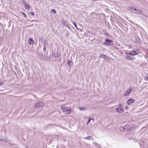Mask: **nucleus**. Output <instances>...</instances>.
Masks as SVG:
<instances>
[{
    "instance_id": "nucleus-21",
    "label": "nucleus",
    "mask_w": 148,
    "mask_h": 148,
    "mask_svg": "<svg viewBox=\"0 0 148 148\" xmlns=\"http://www.w3.org/2000/svg\"><path fill=\"white\" fill-rule=\"evenodd\" d=\"M51 12L53 14L56 13V11L54 9H52L51 11Z\"/></svg>"
},
{
    "instance_id": "nucleus-8",
    "label": "nucleus",
    "mask_w": 148,
    "mask_h": 148,
    "mask_svg": "<svg viewBox=\"0 0 148 148\" xmlns=\"http://www.w3.org/2000/svg\"><path fill=\"white\" fill-rule=\"evenodd\" d=\"M99 57L101 58H103L107 61L109 60V58L103 54H101L99 56Z\"/></svg>"
},
{
    "instance_id": "nucleus-1",
    "label": "nucleus",
    "mask_w": 148,
    "mask_h": 148,
    "mask_svg": "<svg viewBox=\"0 0 148 148\" xmlns=\"http://www.w3.org/2000/svg\"><path fill=\"white\" fill-rule=\"evenodd\" d=\"M61 109H62L63 112L65 114H69L71 111V109L68 107H64L63 106L61 107Z\"/></svg>"
},
{
    "instance_id": "nucleus-20",
    "label": "nucleus",
    "mask_w": 148,
    "mask_h": 148,
    "mask_svg": "<svg viewBox=\"0 0 148 148\" xmlns=\"http://www.w3.org/2000/svg\"><path fill=\"white\" fill-rule=\"evenodd\" d=\"M86 109L85 107H80L79 108V110H85Z\"/></svg>"
},
{
    "instance_id": "nucleus-30",
    "label": "nucleus",
    "mask_w": 148,
    "mask_h": 148,
    "mask_svg": "<svg viewBox=\"0 0 148 148\" xmlns=\"http://www.w3.org/2000/svg\"><path fill=\"white\" fill-rule=\"evenodd\" d=\"M53 56H54V57H55V58L57 57L58 58L59 57L58 56H55V54H54V55H53Z\"/></svg>"
},
{
    "instance_id": "nucleus-23",
    "label": "nucleus",
    "mask_w": 148,
    "mask_h": 148,
    "mask_svg": "<svg viewBox=\"0 0 148 148\" xmlns=\"http://www.w3.org/2000/svg\"><path fill=\"white\" fill-rule=\"evenodd\" d=\"M30 14L32 16H34V13L33 12H31L30 13Z\"/></svg>"
},
{
    "instance_id": "nucleus-25",
    "label": "nucleus",
    "mask_w": 148,
    "mask_h": 148,
    "mask_svg": "<svg viewBox=\"0 0 148 148\" xmlns=\"http://www.w3.org/2000/svg\"><path fill=\"white\" fill-rule=\"evenodd\" d=\"M66 26L68 27L69 29H71L70 27L67 24L66 25Z\"/></svg>"
},
{
    "instance_id": "nucleus-15",
    "label": "nucleus",
    "mask_w": 148,
    "mask_h": 148,
    "mask_svg": "<svg viewBox=\"0 0 148 148\" xmlns=\"http://www.w3.org/2000/svg\"><path fill=\"white\" fill-rule=\"evenodd\" d=\"M25 6L26 9L29 10L30 9L29 6L27 3L25 5Z\"/></svg>"
},
{
    "instance_id": "nucleus-28",
    "label": "nucleus",
    "mask_w": 148,
    "mask_h": 148,
    "mask_svg": "<svg viewBox=\"0 0 148 148\" xmlns=\"http://www.w3.org/2000/svg\"><path fill=\"white\" fill-rule=\"evenodd\" d=\"M3 84V82H0V86L2 85Z\"/></svg>"
},
{
    "instance_id": "nucleus-6",
    "label": "nucleus",
    "mask_w": 148,
    "mask_h": 148,
    "mask_svg": "<svg viewBox=\"0 0 148 148\" xmlns=\"http://www.w3.org/2000/svg\"><path fill=\"white\" fill-rule=\"evenodd\" d=\"M132 11H135V12L134 13L138 14H143V12L140 10L138 9H136L135 8H132Z\"/></svg>"
},
{
    "instance_id": "nucleus-32",
    "label": "nucleus",
    "mask_w": 148,
    "mask_h": 148,
    "mask_svg": "<svg viewBox=\"0 0 148 148\" xmlns=\"http://www.w3.org/2000/svg\"><path fill=\"white\" fill-rule=\"evenodd\" d=\"M147 62H148V59H147Z\"/></svg>"
},
{
    "instance_id": "nucleus-29",
    "label": "nucleus",
    "mask_w": 148,
    "mask_h": 148,
    "mask_svg": "<svg viewBox=\"0 0 148 148\" xmlns=\"http://www.w3.org/2000/svg\"><path fill=\"white\" fill-rule=\"evenodd\" d=\"M88 137H84V139H88Z\"/></svg>"
},
{
    "instance_id": "nucleus-18",
    "label": "nucleus",
    "mask_w": 148,
    "mask_h": 148,
    "mask_svg": "<svg viewBox=\"0 0 148 148\" xmlns=\"http://www.w3.org/2000/svg\"><path fill=\"white\" fill-rule=\"evenodd\" d=\"M22 3L25 5L27 4V3L24 0H23L22 1Z\"/></svg>"
},
{
    "instance_id": "nucleus-2",
    "label": "nucleus",
    "mask_w": 148,
    "mask_h": 148,
    "mask_svg": "<svg viewBox=\"0 0 148 148\" xmlns=\"http://www.w3.org/2000/svg\"><path fill=\"white\" fill-rule=\"evenodd\" d=\"M116 110L117 112L120 113H122L124 111V109L121 104L119 105L118 107L116 108Z\"/></svg>"
},
{
    "instance_id": "nucleus-7",
    "label": "nucleus",
    "mask_w": 148,
    "mask_h": 148,
    "mask_svg": "<svg viewBox=\"0 0 148 148\" xmlns=\"http://www.w3.org/2000/svg\"><path fill=\"white\" fill-rule=\"evenodd\" d=\"M132 90L131 89H129L126 91L124 95L126 96L129 95L132 92Z\"/></svg>"
},
{
    "instance_id": "nucleus-10",
    "label": "nucleus",
    "mask_w": 148,
    "mask_h": 148,
    "mask_svg": "<svg viewBox=\"0 0 148 148\" xmlns=\"http://www.w3.org/2000/svg\"><path fill=\"white\" fill-rule=\"evenodd\" d=\"M39 40L42 43H43L44 44V45H46L47 44L46 40H44L43 38H41Z\"/></svg>"
},
{
    "instance_id": "nucleus-12",
    "label": "nucleus",
    "mask_w": 148,
    "mask_h": 148,
    "mask_svg": "<svg viewBox=\"0 0 148 148\" xmlns=\"http://www.w3.org/2000/svg\"><path fill=\"white\" fill-rule=\"evenodd\" d=\"M125 58L128 60H131L132 59L131 57L129 55H127L125 56Z\"/></svg>"
},
{
    "instance_id": "nucleus-27",
    "label": "nucleus",
    "mask_w": 148,
    "mask_h": 148,
    "mask_svg": "<svg viewBox=\"0 0 148 148\" xmlns=\"http://www.w3.org/2000/svg\"><path fill=\"white\" fill-rule=\"evenodd\" d=\"M145 79L146 80L148 81V76L147 77L145 78Z\"/></svg>"
},
{
    "instance_id": "nucleus-11",
    "label": "nucleus",
    "mask_w": 148,
    "mask_h": 148,
    "mask_svg": "<svg viewBox=\"0 0 148 148\" xmlns=\"http://www.w3.org/2000/svg\"><path fill=\"white\" fill-rule=\"evenodd\" d=\"M106 42L104 43L105 45H109V43L112 42V41L106 39L105 40Z\"/></svg>"
},
{
    "instance_id": "nucleus-16",
    "label": "nucleus",
    "mask_w": 148,
    "mask_h": 148,
    "mask_svg": "<svg viewBox=\"0 0 148 148\" xmlns=\"http://www.w3.org/2000/svg\"><path fill=\"white\" fill-rule=\"evenodd\" d=\"M0 141L4 142H7L8 141V139L7 138H2V139H0Z\"/></svg>"
},
{
    "instance_id": "nucleus-9",
    "label": "nucleus",
    "mask_w": 148,
    "mask_h": 148,
    "mask_svg": "<svg viewBox=\"0 0 148 148\" xmlns=\"http://www.w3.org/2000/svg\"><path fill=\"white\" fill-rule=\"evenodd\" d=\"M134 102V101L133 99H130L128 100L127 101V103L128 105H130Z\"/></svg>"
},
{
    "instance_id": "nucleus-17",
    "label": "nucleus",
    "mask_w": 148,
    "mask_h": 148,
    "mask_svg": "<svg viewBox=\"0 0 148 148\" xmlns=\"http://www.w3.org/2000/svg\"><path fill=\"white\" fill-rule=\"evenodd\" d=\"M91 120H92L93 121L94 120V119H92V118H90L89 119L88 121H87V125L91 121Z\"/></svg>"
},
{
    "instance_id": "nucleus-31",
    "label": "nucleus",
    "mask_w": 148,
    "mask_h": 148,
    "mask_svg": "<svg viewBox=\"0 0 148 148\" xmlns=\"http://www.w3.org/2000/svg\"><path fill=\"white\" fill-rule=\"evenodd\" d=\"M93 144H94V145H98L97 144V143H95V142H94V143H93Z\"/></svg>"
},
{
    "instance_id": "nucleus-5",
    "label": "nucleus",
    "mask_w": 148,
    "mask_h": 148,
    "mask_svg": "<svg viewBox=\"0 0 148 148\" xmlns=\"http://www.w3.org/2000/svg\"><path fill=\"white\" fill-rule=\"evenodd\" d=\"M129 127L128 125H124L120 128V130L121 131H127L129 129Z\"/></svg>"
},
{
    "instance_id": "nucleus-22",
    "label": "nucleus",
    "mask_w": 148,
    "mask_h": 148,
    "mask_svg": "<svg viewBox=\"0 0 148 148\" xmlns=\"http://www.w3.org/2000/svg\"><path fill=\"white\" fill-rule=\"evenodd\" d=\"M73 24H74V26L75 27L77 28V29L78 30V29L77 27V25L74 22H73Z\"/></svg>"
},
{
    "instance_id": "nucleus-14",
    "label": "nucleus",
    "mask_w": 148,
    "mask_h": 148,
    "mask_svg": "<svg viewBox=\"0 0 148 148\" xmlns=\"http://www.w3.org/2000/svg\"><path fill=\"white\" fill-rule=\"evenodd\" d=\"M29 42L30 44H33L34 41L32 39L30 38L29 39Z\"/></svg>"
},
{
    "instance_id": "nucleus-4",
    "label": "nucleus",
    "mask_w": 148,
    "mask_h": 148,
    "mask_svg": "<svg viewBox=\"0 0 148 148\" xmlns=\"http://www.w3.org/2000/svg\"><path fill=\"white\" fill-rule=\"evenodd\" d=\"M139 53H140V52L138 50H132L130 51L129 54L132 56H135Z\"/></svg>"
},
{
    "instance_id": "nucleus-24",
    "label": "nucleus",
    "mask_w": 148,
    "mask_h": 148,
    "mask_svg": "<svg viewBox=\"0 0 148 148\" xmlns=\"http://www.w3.org/2000/svg\"><path fill=\"white\" fill-rule=\"evenodd\" d=\"M88 139L89 140H90L91 139H92V138L91 136H89L88 137Z\"/></svg>"
},
{
    "instance_id": "nucleus-26",
    "label": "nucleus",
    "mask_w": 148,
    "mask_h": 148,
    "mask_svg": "<svg viewBox=\"0 0 148 148\" xmlns=\"http://www.w3.org/2000/svg\"><path fill=\"white\" fill-rule=\"evenodd\" d=\"M43 50H44L45 51L46 50V48L45 45H44V47H43Z\"/></svg>"
},
{
    "instance_id": "nucleus-3",
    "label": "nucleus",
    "mask_w": 148,
    "mask_h": 148,
    "mask_svg": "<svg viewBox=\"0 0 148 148\" xmlns=\"http://www.w3.org/2000/svg\"><path fill=\"white\" fill-rule=\"evenodd\" d=\"M44 106L43 103L42 102H38L35 104L34 106L35 108H38L40 107H42Z\"/></svg>"
},
{
    "instance_id": "nucleus-13",
    "label": "nucleus",
    "mask_w": 148,
    "mask_h": 148,
    "mask_svg": "<svg viewBox=\"0 0 148 148\" xmlns=\"http://www.w3.org/2000/svg\"><path fill=\"white\" fill-rule=\"evenodd\" d=\"M72 62L70 60H68L67 61V64L69 67H71L72 66Z\"/></svg>"
},
{
    "instance_id": "nucleus-19",
    "label": "nucleus",
    "mask_w": 148,
    "mask_h": 148,
    "mask_svg": "<svg viewBox=\"0 0 148 148\" xmlns=\"http://www.w3.org/2000/svg\"><path fill=\"white\" fill-rule=\"evenodd\" d=\"M21 13L22 14L24 15V16L25 17H27V16L26 14H25V12L23 11L21 12Z\"/></svg>"
}]
</instances>
